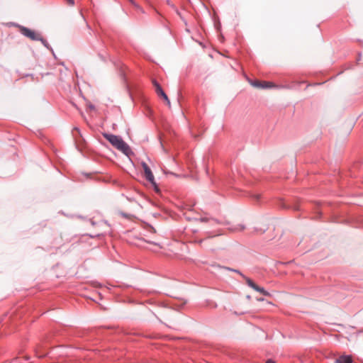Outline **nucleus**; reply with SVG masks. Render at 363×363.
Returning <instances> with one entry per match:
<instances>
[{
    "instance_id": "14",
    "label": "nucleus",
    "mask_w": 363,
    "mask_h": 363,
    "mask_svg": "<svg viewBox=\"0 0 363 363\" xmlns=\"http://www.w3.org/2000/svg\"><path fill=\"white\" fill-rule=\"evenodd\" d=\"M130 1L133 2V1H132V0H130Z\"/></svg>"
},
{
    "instance_id": "6",
    "label": "nucleus",
    "mask_w": 363,
    "mask_h": 363,
    "mask_svg": "<svg viewBox=\"0 0 363 363\" xmlns=\"http://www.w3.org/2000/svg\"><path fill=\"white\" fill-rule=\"evenodd\" d=\"M352 357L350 355H342L335 359V363H352Z\"/></svg>"
},
{
    "instance_id": "2",
    "label": "nucleus",
    "mask_w": 363,
    "mask_h": 363,
    "mask_svg": "<svg viewBox=\"0 0 363 363\" xmlns=\"http://www.w3.org/2000/svg\"><path fill=\"white\" fill-rule=\"evenodd\" d=\"M21 33L28 37V38L33 40H41L43 41V38L41 35L37 33H35L34 30H30L26 27H21L20 28Z\"/></svg>"
},
{
    "instance_id": "1",
    "label": "nucleus",
    "mask_w": 363,
    "mask_h": 363,
    "mask_svg": "<svg viewBox=\"0 0 363 363\" xmlns=\"http://www.w3.org/2000/svg\"><path fill=\"white\" fill-rule=\"evenodd\" d=\"M103 135L113 146L125 155L128 156L131 153L130 147L121 137L108 133H104Z\"/></svg>"
},
{
    "instance_id": "4",
    "label": "nucleus",
    "mask_w": 363,
    "mask_h": 363,
    "mask_svg": "<svg viewBox=\"0 0 363 363\" xmlns=\"http://www.w3.org/2000/svg\"><path fill=\"white\" fill-rule=\"evenodd\" d=\"M141 165L143 167L146 179L148 180L152 185H154L155 188H157L155 178L150 168L145 162H142Z\"/></svg>"
},
{
    "instance_id": "11",
    "label": "nucleus",
    "mask_w": 363,
    "mask_h": 363,
    "mask_svg": "<svg viewBox=\"0 0 363 363\" xmlns=\"http://www.w3.org/2000/svg\"><path fill=\"white\" fill-rule=\"evenodd\" d=\"M67 3L69 6H74V0H66Z\"/></svg>"
},
{
    "instance_id": "9",
    "label": "nucleus",
    "mask_w": 363,
    "mask_h": 363,
    "mask_svg": "<svg viewBox=\"0 0 363 363\" xmlns=\"http://www.w3.org/2000/svg\"><path fill=\"white\" fill-rule=\"evenodd\" d=\"M159 96L162 97L167 102V105L170 106V101L164 91L159 95Z\"/></svg>"
},
{
    "instance_id": "13",
    "label": "nucleus",
    "mask_w": 363,
    "mask_h": 363,
    "mask_svg": "<svg viewBox=\"0 0 363 363\" xmlns=\"http://www.w3.org/2000/svg\"><path fill=\"white\" fill-rule=\"evenodd\" d=\"M265 363H275V362L272 359H268Z\"/></svg>"
},
{
    "instance_id": "10",
    "label": "nucleus",
    "mask_w": 363,
    "mask_h": 363,
    "mask_svg": "<svg viewBox=\"0 0 363 363\" xmlns=\"http://www.w3.org/2000/svg\"><path fill=\"white\" fill-rule=\"evenodd\" d=\"M245 229V227L242 225H239L238 227L235 228L234 229H233V230L234 231H241V230H243Z\"/></svg>"
},
{
    "instance_id": "3",
    "label": "nucleus",
    "mask_w": 363,
    "mask_h": 363,
    "mask_svg": "<svg viewBox=\"0 0 363 363\" xmlns=\"http://www.w3.org/2000/svg\"><path fill=\"white\" fill-rule=\"evenodd\" d=\"M250 84L253 86L254 87L259 88V89H269L273 87H277V86L270 82H266V81H252L250 82Z\"/></svg>"
},
{
    "instance_id": "12",
    "label": "nucleus",
    "mask_w": 363,
    "mask_h": 363,
    "mask_svg": "<svg viewBox=\"0 0 363 363\" xmlns=\"http://www.w3.org/2000/svg\"><path fill=\"white\" fill-rule=\"evenodd\" d=\"M200 220H201V222H207L208 220H209V218L203 217V218H201Z\"/></svg>"
},
{
    "instance_id": "8",
    "label": "nucleus",
    "mask_w": 363,
    "mask_h": 363,
    "mask_svg": "<svg viewBox=\"0 0 363 363\" xmlns=\"http://www.w3.org/2000/svg\"><path fill=\"white\" fill-rule=\"evenodd\" d=\"M152 84L155 88L156 93L159 96L163 91V89H162L161 86L158 84V82L156 80L153 79Z\"/></svg>"
},
{
    "instance_id": "7",
    "label": "nucleus",
    "mask_w": 363,
    "mask_h": 363,
    "mask_svg": "<svg viewBox=\"0 0 363 363\" xmlns=\"http://www.w3.org/2000/svg\"><path fill=\"white\" fill-rule=\"evenodd\" d=\"M268 229V224L266 222H260L257 223L255 230L259 233H263Z\"/></svg>"
},
{
    "instance_id": "5",
    "label": "nucleus",
    "mask_w": 363,
    "mask_h": 363,
    "mask_svg": "<svg viewBox=\"0 0 363 363\" xmlns=\"http://www.w3.org/2000/svg\"><path fill=\"white\" fill-rule=\"evenodd\" d=\"M246 282L247 284V285L251 287L252 289H253L254 290L261 293L262 294H263L264 296H270V294L266 290H264V288L262 287H260L258 285H257L252 280H251L250 279H246Z\"/></svg>"
}]
</instances>
